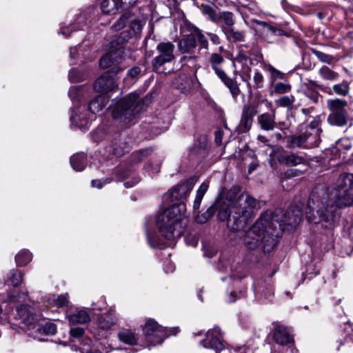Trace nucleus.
<instances>
[{
  "label": "nucleus",
  "instance_id": "nucleus-1",
  "mask_svg": "<svg viewBox=\"0 0 353 353\" xmlns=\"http://www.w3.org/2000/svg\"><path fill=\"white\" fill-rule=\"evenodd\" d=\"M301 217L300 208L292 207L285 212L281 210H276L274 213L266 211L245 232L244 245L248 250H255L262 244L263 251L269 252L276 245L285 226H296Z\"/></svg>",
  "mask_w": 353,
  "mask_h": 353
},
{
  "label": "nucleus",
  "instance_id": "nucleus-2",
  "mask_svg": "<svg viewBox=\"0 0 353 353\" xmlns=\"http://www.w3.org/2000/svg\"><path fill=\"white\" fill-rule=\"evenodd\" d=\"M219 219L228 221V228L233 231L243 229L249 220L259 210L260 202L246 193H239L236 189L223 190L216 201Z\"/></svg>",
  "mask_w": 353,
  "mask_h": 353
},
{
  "label": "nucleus",
  "instance_id": "nucleus-3",
  "mask_svg": "<svg viewBox=\"0 0 353 353\" xmlns=\"http://www.w3.org/2000/svg\"><path fill=\"white\" fill-rule=\"evenodd\" d=\"M321 199L315 197L312 192L307 203L309 212H306L309 221L321 223L325 228L334 226L338 216L336 208L349 207L353 205V192L352 195L347 190L337 188L321 190Z\"/></svg>",
  "mask_w": 353,
  "mask_h": 353
},
{
  "label": "nucleus",
  "instance_id": "nucleus-4",
  "mask_svg": "<svg viewBox=\"0 0 353 353\" xmlns=\"http://www.w3.org/2000/svg\"><path fill=\"white\" fill-rule=\"evenodd\" d=\"M185 203L181 202L164 210L157 216L156 223L161 238L147 234L148 243L152 248L163 249L172 241L181 235L182 223L185 218Z\"/></svg>",
  "mask_w": 353,
  "mask_h": 353
},
{
  "label": "nucleus",
  "instance_id": "nucleus-5",
  "mask_svg": "<svg viewBox=\"0 0 353 353\" xmlns=\"http://www.w3.org/2000/svg\"><path fill=\"white\" fill-rule=\"evenodd\" d=\"M143 110L139 95L131 93L119 101L112 111L114 119H121L124 122L131 121Z\"/></svg>",
  "mask_w": 353,
  "mask_h": 353
},
{
  "label": "nucleus",
  "instance_id": "nucleus-6",
  "mask_svg": "<svg viewBox=\"0 0 353 353\" xmlns=\"http://www.w3.org/2000/svg\"><path fill=\"white\" fill-rule=\"evenodd\" d=\"M132 37V33L123 31L119 35H116L114 39L110 43V50L107 52L99 61V65L102 68H107L112 66L120 60L124 59L125 48L123 44Z\"/></svg>",
  "mask_w": 353,
  "mask_h": 353
},
{
  "label": "nucleus",
  "instance_id": "nucleus-7",
  "mask_svg": "<svg viewBox=\"0 0 353 353\" xmlns=\"http://www.w3.org/2000/svg\"><path fill=\"white\" fill-rule=\"evenodd\" d=\"M121 70L119 67H115L101 75L94 83V90L103 95L113 91L117 86L115 76Z\"/></svg>",
  "mask_w": 353,
  "mask_h": 353
},
{
  "label": "nucleus",
  "instance_id": "nucleus-8",
  "mask_svg": "<svg viewBox=\"0 0 353 353\" xmlns=\"http://www.w3.org/2000/svg\"><path fill=\"white\" fill-rule=\"evenodd\" d=\"M177 328H167L161 327L156 321L150 319L146 321L143 331L145 334L149 337L154 336L156 339L152 341V343L156 345L163 342V339L171 334H176L178 331Z\"/></svg>",
  "mask_w": 353,
  "mask_h": 353
},
{
  "label": "nucleus",
  "instance_id": "nucleus-9",
  "mask_svg": "<svg viewBox=\"0 0 353 353\" xmlns=\"http://www.w3.org/2000/svg\"><path fill=\"white\" fill-rule=\"evenodd\" d=\"M174 45L171 42L159 43L157 46L159 55L153 60V66L159 69L166 63L172 61L175 57L174 54Z\"/></svg>",
  "mask_w": 353,
  "mask_h": 353
},
{
  "label": "nucleus",
  "instance_id": "nucleus-10",
  "mask_svg": "<svg viewBox=\"0 0 353 353\" xmlns=\"http://www.w3.org/2000/svg\"><path fill=\"white\" fill-rule=\"evenodd\" d=\"M201 343L205 348H211L216 352L222 350L224 348V345L221 340L220 328L215 326L212 330H209L205 339L201 341Z\"/></svg>",
  "mask_w": 353,
  "mask_h": 353
},
{
  "label": "nucleus",
  "instance_id": "nucleus-11",
  "mask_svg": "<svg viewBox=\"0 0 353 353\" xmlns=\"http://www.w3.org/2000/svg\"><path fill=\"white\" fill-rule=\"evenodd\" d=\"M310 83L329 95L334 94L340 97H347L350 92V81L347 80L334 84L332 88H324L323 85L317 84L314 81H310Z\"/></svg>",
  "mask_w": 353,
  "mask_h": 353
},
{
  "label": "nucleus",
  "instance_id": "nucleus-12",
  "mask_svg": "<svg viewBox=\"0 0 353 353\" xmlns=\"http://www.w3.org/2000/svg\"><path fill=\"white\" fill-rule=\"evenodd\" d=\"M17 312L19 319L21 323L32 326L35 321L38 320L37 316L34 313V309L28 305H21L17 307Z\"/></svg>",
  "mask_w": 353,
  "mask_h": 353
},
{
  "label": "nucleus",
  "instance_id": "nucleus-13",
  "mask_svg": "<svg viewBox=\"0 0 353 353\" xmlns=\"http://www.w3.org/2000/svg\"><path fill=\"white\" fill-rule=\"evenodd\" d=\"M119 319L116 315L115 310L110 308L108 312L102 314L97 320V325L99 328L105 330H110L117 324Z\"/></svg>",
  "mask_w": 353,
  "mask_h": 353
},
{
  "label": "nucleus",
  "instance_id": "nucleus-14",
  "mask_svg": "<svg viewBox=\"0 0 353 353\" xmlns=\"http://www.w3.org/2000/svg\"><path fill=\"white\" fill-rule=\"evenodd\" d=\"M192 185L189 182H184L172 188L168 194L171 201H179L185 198L191 192Z\"/></svg>",
  "mask_w": 353,
  "mask_h": 353
},
{
  "label": "nucleus",
  "instance_id": "nucleus-15",
  "mask_svg": "<svg viewBox=\"0 0 353 353\" xmlns=\"http://www.w3.org/2000/svg\"><path fill=\"white\" fill-rule=\"evenodd\" d=\"M224 62V57L219 53L213 52L208 55V63L219 78L226 74L221 68Z\"/></svg>",
  "mask_w": 353,
  "mask_h": 353
},
{
  "label": "nucleus",
  "instance_id": "nucleus-16",
  "mask_svg": "<svg viewBox=\"0 0 353 353\" xmlns=\"http://www.w3.org/2000/svg\"><path fill=\"white\" fill-rule=\"evenodd\" d=\"M195 35L192 32L183 37L179 41L178 49L183 54L192 53L196 48Z\"/></svg>",
  "mask_w": 353,
  "mask_h": 353
},
{
  "label": "nucleus",
  "instance_id": "nucleus-17",
  "mask_svg": "<svg viewBox=\"0 0 353 353\" xmlns=\"http://www.w3.org/2000/svg\"><path fill=\"white\" fill-rule=\"evenodd\" d=\"M260 128L266 131L273 130L276 127L275 111L271 113L265 112L260 114L257 118Z\"/></svg>",
  "mask_w": 353,
  "mask_h": 353
},
{
  "label": "nucleus",
  "instance_id": "nucleus-18",
  "mask_svg": "<svg viewBox=\"0 0 353 353\" xmlns=\"http://www.w3.org/2000/svg\"><path fill=\"white\" fill-rule=\"evenodd\" d=\"M274 339L276 343L280 345L290 343L293 340L287 327L281 325H278L275 328Z\"/></svg>",
  "mask_w": 353,
  "mask_h": 353
},
{
  "label": "nucleus",
  "instance_id": "nucleus-19",
  "mask_svg": "<svg viewBox=\"0 0 353 353\" xmlns=\"http://www.w3.org/2000/svg\"><path fill=\"white\" fill-rule=\"evenodd\" d=\"M221 26V28H230L234 25V14L229 11H222L218 12L216 21L214 22Z\"/></svg>",
  "mask_w": 353,
  "mask_h": 353
},
{
  "label": "nucleus",
  "instance_id": "nucleus-20",
  "mask_svg": "<svg viewBox=\"0 0 353 353\" xmlns=\"http://www.w3.org/2000/svg\"><path fill=\"white\" fill-rule=\"evenodd\" d=\"M70 324H84L90 321L88 312L85 310H79L68 316Z\"/></svg>",
  "mask_w": 353,
  "mask_h": 353
},
{
  "label": "nucleus",
  "instance_id": "nucleus-21",
  "mask_svg": "<svg viewBox=\"0 0 353 353\" xmlns=\"http://www.w3.org/2000/svg\"><path fill=\"white\" fill-rule=\"evenodd\" d=\"M342 190H347L352 195L353 192V174L343 173L337 179L336 187Z\"/></svg>",
  "mask_w": 353,
  "mask_h": 353
},
{
  "label": "nucleus",
  "instance_id": "nucleus-22",
  "mask_svg": "<svg viewBox=\"0 0 353 353\" xmlns=\"http://www.w3.org/2000/svg\"><path fill=\"white\" fill-rule=\"evenodd\" d=\"M327 122L331 125L343 127L347 124V114L346 112L330 113Z\"/></svg>",
  "mask_w": 353,
  "mask_h": 353
},
{
  "label": "nucleus",
  "instance_id": "nucleus-23",
  "mask_svg": "<svg viewBox=\"0 0 353 353\" xmlns=\"http://www.w3.org/2000/svg\"><path fill=\"white\" fill-rule=\"evenodd\" d=\"M255 293L261 300L271 301L274 296V289L270 283L258 284L255 288Z\"/></svg>",
  "mask_w": 353,
  "mask_h": 353
},
{
  "label": "nucleus",
  "instance_id": "nucleus-24",
  "mask_svg": "<svg viewBox=\"0 0 353 353\" xmlns=\"http://www.w3.org/2000/svg\"><path fill=\"white\" fill-rule=\"evenodd\" d=\"M347 105V102L342 99H332L327 101V108L330 113L346 112L345 107Z\"/></svg>",
  "mask_w": 353,
  "mask_h": 353
},
{
  "label": "nucleus",
  "instance_id": "nucleus-25",
  "mask_svg": "<svg viewBox=\"0 0 353 353\" xmlns=\"http://www.w3.org/2000/svg\"><path fill=\"white\" fill-rule=\"evenodd\" d=\"M109 101L105 95L100 94L94 99L91 101L89 104V110L93 114H97L101 111Z\"/></svg>",
  "mask_w": 353,
  "mask_h": 353
},
{
  "label": "nucleus",
  "instance_id": "nucleus-26",
  "mask_svg": "<svg viewBox=\"0 0 353 353\" xmlns=\"http://www.w3.org/2000/svg\"><path fill=\"white\" fill-rule=\"evenodd\" d=\"M279 161L286 166H296L303 164L306 161L303 157L297 155L294 153L283 155L281 157Z\"/></svg>",
  "mask_w": 353,
  "mask_h": 353
},
{
  "label": "nucleus",
  "instance_id": "nucleus-27",
  "mask_svg": "<svg viewBox=\"0 0 353 353\" xmlns=\"http://www.w3.org/2000/svg\"><path fill=\"white\" fill-rule=\"evenodd\" d=\"M70 164L72 168L78 172L84 170L87 164V157L84 153H77L71 157Z\"/></svg>",
  "mask_w": 353,
  "mask_h": 353
},
{
  "label": "nucleus",
  "instance_id": "nucleus-28",
  "mask_svg": "<svg viewBox=\"0 0 353 353\" xmlns=\"http://www.w3.org/2000/svg\"><path fill=\"white\" fill-rule=\"evenodd\" d=\"M101 7L102 12L108 14H117L121 9L119 0H103Z\"/></svg>",
  "mask_w": 353,
  "mask_h": 353
},
{
  "label": "nucleus",
  "instance_id": "nucleus-29",
  "mask_svg": "<svg viewBox=\"0 0 353 353\" xmlns=\"http://www.w3.org/2000/svg\"><path fill=\"white\" fill-rule=\"evenodd\" d=\"M32 329L35 330L36 331L43 333L46 335L54 334L57 332L56 325L50 321H48L44 324H40L38 323L37 321L32 325Z\"/></svg>",
  "mask_w": 353,
  "mask_h": 353
},
{
  "label": "nucleus",
  "instance_id": "nucleus-30",
  "mask_svg": "<svg viewBox=\"0 0 353 353\" xmlns=\"http://www.w3.org/2000/svg\"><path fill=\"white\" fill-rule=\"evenodd\" d=\"M117 336L121 342L130 345H135L138 340L137 335L132 330L128 329L119 332Z\"/></svg>",
  "mask_w": 353,
  "mask_h": 353
},
{
  "label": "nucleus",
  "instance_id": "nucleus-31",
  "mask_svg": "<svg viewBox=\"0 0 353 353\" xmlns=\"http://www.w3.org/2000/svg\"><path fill=\"white\" fill-rule=\"evenodd\" d=\"M222 32L225 34L226 39L232 42L243 41L245 33L243 31H236L233 26L230 28H222Z\"/></svg>",
  "mask_w": 353,
  "mask_h": 353
},
{
  "label": "nucleus",
  "instance_id": "nucleus-32",
  "mask_svg": "<svg viewBox=\"0 0 353 353\" xmlns=\"http://www.w3.org/2000/svg\"><path fill=\"white\" fill-rule=\"evenodd\" d=\"M306 149L318 146L321 141L319 130L312 128L310 131H306Z\"/></svg>",
  "mask_w": 353,
  "mask_h": 353
},
{
  "label": "nucleus",
  "instance_id": "nucleus-33",
  "mask_svg": "<svg viewBox=\"0 0 353 353\" xmlns=\"http://www.w3.org/2000/svg\"><path fill=\"white\" fill-rule=\"evenodd\" d=\"M306 131L296 136L288 137L289 146L291 148H303L306 149Z\"/></svg>",
  "mask_w": 353,
  "mask_h": 353
},
{
  "label": "nucleus",
  "instance_id": "nucleus-34",
  "mask_svg": "<svg viewBox=\"0 0 353 353\" xmlns=\"http://www.w3.org/2000/svg\"><path fill=\"white\" fill-rule=\"evenodd\" d=\"M225 85L230 90V92L234 98H236L239 93L240 89L237 83L226 74L219 78Z\"/></svg>",
  "mask_w": 353,
  "mask_h": 353
},
{
  "label": "nucleus",
  "instance_id": "nucleus-35",
  "mask_svg": "<svg viewBox=\"0 0 353 353\" xmlns=\"http://www.w3.org/2000/svg\"><path fill=\"white\" fill-rule=\"evenodd\" d=\"M208 188H209L208 183L203 182L201 184L199 189L197 190L196 197L194 199V204H193V209L195 212H196V210H197L199 208V207L201 205V201L203 198V196L206 193Z\"/></svg>",
  "mask_w": 353,
  "mask_h": 353
},
{
  "label": "nucleus",
  "instance_id": "nucleus-36",
  "mask_svg": "<svg viewBox=\"0 0 353 353\" xmlns=\"http://www.w3.org/2000/svg\"><path fill=\"white\" fill-rule=\"evenodd\" d=\"M320 77L325 81H335L338 80L339 77V73L331 70L327 66H323L319 70Z\"/></svg>",
  "mask_w": 353,
  "mask_h": 353
},
{
  "label": "nucleus",
  "instance_id": "nucleus-37",
  "mask_svg": "<svg viewBox=\"0 0 353 353\" xmlns=\"http://www.w3.org/2000/svg\"><path fill=\"white\" fill-rule=\"evenodd\" d=\"M216 211H217V216H219V210L217 209L215 203L213 205L210 206L204 213L196 215L195 221L198 223H204L207 222L210 217L212 216Z\"/></svg>",
  "mask_w": 353,
  "mask_h": 353
},
{
  "label": "nucleus",
  "instance_id": "nucleus-38",
  "mask_svg": "<svg viewBox=\"0 0 353 353\" xmlns=\"http://www.w3.org/2000/svg\"><path fill=\"white\" fill-rule=\"evenodd\" d=\"M49 305L61 307L65 305L68 302V294H52L48 299Z\"/></svg>",
  "mask_w": 353,
  "mask_h": 353
},
{
  "label": "nucleus",
  "instance_id": "nucleus-39",
  "mask_svg": "<svg viewBox=\"0 0 353 353\" xmlns=\"http://www.w3.org/2000/svg\"><path fill=\"white\" fill-rule=\"evenodd\" d=\"M295 97L293 95H285L279 98L275 101V103L278 107L287 108L289 110L293 108Z\"/></svg>",
  "mask_w": 353,
  "mask_h": 353
},
{
  "label": "nucleus",
  "instance_id": "nucleus-40",
  "mask_svg": "<svg viewBox=\"0 0 353 353\" xmlns=\"http://www.w3.org/2000/svg\"><path fill=\"white\" fill-rule=\"evenodd\" d=\"M131 17L132 15L129 12H126L122 14L119 19L111 26V30L115 32L121 30L128 23H129L130 18Z\"/></svg>",
  "mask_w": 353,
  "mask_h": 353
},
{
  "label": "nucleus",
  "instance_id": "nucleus-41",
  "mask_svg": "<svg viewBox=\"0 0 353 353\" xmlns=\"http://www.w3.org/2000/svg\"><path fill=\"white\" fill-rule=\"evenodd\" d=\"M192 33L195 35V40H198L201 49L208 50L209 43L207 37L203 34L202 31L197 27L193 28Z\"/></svg>",
  "mask_w": 353,
  "mask_h": 353
},
{
  "label": "nucleus",
  "instance_id": "nucleus-42",
  "mask_svg": "<svg viewBox=\"0 0 353 353\" xmlns=\"http://www.w3.org/2000/svg\"><path fill=\"white\" fill-rule=\"evenodd\" d=\"M15 260L17 265H26L32 260V254L28 250H21L16 255Z\"/></svg>",
  "mask_w": 353,
  "mask_h": 353
},
{
  "label": "nucleus",
  "instance_id": "nucleus-43",
  "mask_svg": "<svg viewBox=\"0 0 353 353\" xmlns=\"http://www.w3.org/2000/svg\"><path fill=\"white\" fill-rule=\"evenodd\" d=\"M129 22L130 23V28L134 35L139 34L145 25L144 21L132 17L130 18Z\"/></svg>",
  "mask_w": 353,
  "mask_h": 353
},
{
  "label": "nucleus",
  "instance_id": "nucleus-44",
  "mask_svg": "<svg viewBox=\"0 0 353 353\" xmlns=\"http://www.w3.org/2000/svg\"><path fill=\"white\" fill-rule=\"evenodd\" d=\"M199 9L201 13L208 16L212 22L214 23V21H216V17L218 14V12H216V11L211 6L208 4H201L199 6Z\"/></svg>",
  "mask_w": 353,
  "mask_h": 353
},
{
  "label": "nucleus",
  "instance_id": "nucleus-45",
  "mask_svg": "<svg viewBox=\"0 0 353 353\" xmlns=\"http://www.w3.org/2000/svg\"><path fill=\"white\" fill-rule=\"evenodd\" d=\"M71 120L75 125L81 129L86 128L90 123L89 119L85 117H81L80 115L77 114H72L71 116Z\"/></svg>",
  "mask_w": 353,
  "mask_h": 353
},
{
  "label": "nucleus",
  "instance_id": "nucleus-46",
  "mask_svg": "<svg viewBox=\"0 0 353 353\" xmlns=\"http://www.w3.org/2000/svg\"><path fill=\"white\" fill-rule=\"evenodd\" d=\"M22 276L23 275L20 272L17 270H14L10 271L9 273L8 280L10 281L13 286L17 287L21 283Z\"/></svg>",
  "mask_w": 353,
  "mask_h": 353
},
{
  "label": "nucleus",
  "instance_id": "nucleus-47",
  "mask_svg": "<svg viewBox=\"0 0 353 353\" xmlns=\"http://www.w3.org/2000/svg\"><path fill=\"white\" fill-rule=\"evenodd\" d=\"M312 52L314 55H315L318 58V59L320 61H321L323 63L330 64L332 62V61L334 60V57L332 55L325 54V53L321 52L318 50L312 49Z\"/></svg>",
  "mask_w": 353,
  "mask_h": 353
},
{
  "label": "nucleus",
  "instance_id": "nucleus-48",
  "mask_svg": "<svg viewBox=\"0 0 353 353\" xmlns=\"http://www.w3.org/2000/svg\"><path fill=\"white\" fill-rule=\"evenodd\" d=\"M265 69L270 73L271 78L273 81L277 79H283L284 78L285 74L282 72L278 70L270 64L265 65Z\"/></svg>",
  "mask_w": 353,
  "mask_h": 353
},
{
  "label": "nucleus",
  "instance_id": "nucleus-49",
  "mask_svg": "<svg viewBox=\"0 0 353 353\" xmlns=\"http://www.w3.org/2000/svg\"><path fill=\"white\" fill-rule=\"evenodd\" d=\"M256 112V107L254 104L250 103L244 105L242 115L253 119V117Z\"/></svg>",
  "mask_w": 353,
  "mask_h": 353
},
{
  "label": "nucleus",
  "instance_id": "nucleus-50",
  "mask_svg": "<svg viewBox=\"0 0 353 353\" xmlns=\"http://www.w3.org/2000/svg\"><path fill=\"white\" fill-rule=\"evenodd\" d=\"M253 119L245 117L244 116H241V122L239 125V130L242 132H245L248 131L252 124Z\"/></svg>",
  "mask_w": 353,
  "mask_h": 353
},
{
  "label": "nucleus",
  "instance_id": "nucleus-51",
  "mask_svg": "<svg viewBox=\"0 0 353 353\" xmlns=\"http://www.w3.org/2000/svg\"><path fill=\"white\" fill-rule=\"evenodd\" d=\"M292 86L290 84L278 82L274 85V90L276 94H284L291 90Z\"/></svg>",
  "mask_w": 353,
  "mask_h": 353
},
{
  "label": "nucleus",
  "instance_id": "nucleus-52",
  "mask_svg": "<svg viewBox=\"0 0 353 353\" xmlns=\"http://www.w3.org/2000/svg\"><path fill=\"white\" fill-rule=\"evenodd\" d=\"M304 95L313 103H317L319 102V97L321 96L319 92L311 88H307L304 91Z\"/></svg>",
  "mask_w": 353,
  "mask_h": 353
},
{
  "label": "nucleus",
  "instance_id": "nucleus-53",
  "mask_svg": "<svg viewBox=\"0 0 353 353\" xmlns=\"http://www.w3.org/2000/svg\"><path fill=\"white\" fill-rule=\"evenodd\" d=\"M253 80L256 88H260L263 86V76L260 72H254Z\"/></svg>",
  "mask_w": 353,
  "mask_h": 353
},
{
  "label": "nucleus",
  "instance_id": "nucleus-54",
  "mask_svg": "<svg viewBox=\"0 0 353 353\" xmlns=\"http://www.w3.org/2000/svg\"><path fill=\"white\" fill-rule=\"evenodd\" d=\"M69 79L72 82H78L82 81L83 78L76 69H72L69 72Z\"/></svg>",
  "mask_w": 353,
  "mask_h": 353
},
{
  "label": "nucleus",
  "instance_id": "nucleus-55",
  "mask_svg": "<svg viewBox=\"0 0 353 353\" xmlns=\"http://www.w3.org/2000/svg\"><path fill=\"white\" fill-rule=\"evenodd\" d=\"M84 329L81 327H72L70 331L71 336L76 339L82 338L84 335Z\"/></svg>",
  "mask_w": 353,
  "mask_h": 353
},
{
  "label": "nucleus",
  "instance_id": "nucleus-56",
  "mask_svg": "<svg viewBox=\"0 0 353 353\" xmlns=\"http://www.w3.org/2000/svg\"><path fill=\"white\" fill-rule=\"evenodd\" d=\"M248 59L249 57L243 50H241L235 57V61L241 64H246Z\"/></svg>",
  "mask_w": 353,
  "mask_h": 353
},
{
  "label": "nucleus",
  "instance_id": "nucleus-57",
  "mask_svg": "<svg viewBox=\"0 0 353 353\" xmlns=\"http://www.w3.org/2000/svg\"><path fill=\"white\" fill-rule=\"evenodd\" d=\"M302 172L298 169H289L285 173V177L290 179L294 176H300Z\"/></svg>",
  "mask_w": 353,
  "mask_h": 353
},
{
  "label": "nucleus",
  "instance_id": "nucleus-58",
  "mask_svg": "<svg viewBox=\"0 0 353 353\" xmlns=\"http://www.w3.org/2000/svg\"><path fill=\"white\" fill-rule=\"evenodd\" d=\"M138 0H119L121 9H126L129 7L134 6Z\"/></svg>",
  "mask_w": 353,
  "mask_h": 353
},
{
  "label": "nucleus",
  "instance_id": "nucleus-59",
  "mask_svg": "<svg viewBox=\"0 0 353 353\" xmlns=\"http://www.w3.org/2000/svg\"><path fill=\"white\" fill-rule=\"evenodd\" d=\"M109 183H110V179H105L103 181L100 180H92L91 181V185L94 188L101 189L104 185V184H108Z\"/></svg>",
  "mask_w": 353,
  "mask_h": 353
},
{
  "label": "nucleus",
  "instance_id": "nucleus-60",
  "mask_svg": "<svg viewBox=\"0 0 353 353\" xmlns=\"http://www.w3.org/2000/svg\"><path fill=\"white\" fill-rule=\"evenodd\" d=\"M185 242L188 245L196 247L198 245V239L195 236H188L185 237Z\"/></svg>",
  "mask_w": 353,
  "mask_h": 353
},
{
  "label": "nucleus",
  "instance_id": "nucleus-61",
  "mask_svg": "<svg viewBox=\"0 0 353 353\" xmlns=\"http://www.w3.org/2000/svg\"><path fill=\"white\" fill-rule=\"evenodd\" d=\"M141 73L139 67L135 66L128 71L127 76L130 78H135Z\"/></svg>",
  "mask_w": 353,
  "mask_h": 353
},
{
  "label": "nucleus",
  "instance_id": "nucleus-62",
  "mask_svg": "<svg viewBox=\"0 0 353 353\" xmlns=\"http://www.w3.org/2000/svg\"><path fill=\"white\" fill-rule=\"evenodd\" d=\"M338 147L339 150H341L342 148H343L345 150H349L351 148L352 145L348 139H341L338 143Z\"/></svg>",
  "mask_w": 353,
  "mask_h": 353
},
{
  "label": "nucleus",
  "instance_id": "nucleus-63",
  "mask_svg": "<svg viewBox=\"0 0 353 353\" xmlns=\"http://www.w3.org/2000/svg\"><path fill=\"white\" fill-rule=\"evenodd\" d=\"M79 90V87H72L68 92L69 97L71 98V99L73 101L78 98L77 94Z\"/></svg>",
  "mask_w": 353,
  "mask_h": 353
},
{
  "label": "nucleus",
  "instance_id": "nucleus-64",
  "mask_svg": "<svg viewBox=\"0 0 353 353\" xmlns=\"http://www.w3.org/2000/svg\"><path fill=\"white\" fill-rule=\"evenodd\" d=\"M207 34L213 44L219 45L220 43V38L216 34L208 32Z\"/></svg>",
  "mask_w": 353,
  "mask_h": 353
}]
</instances>
